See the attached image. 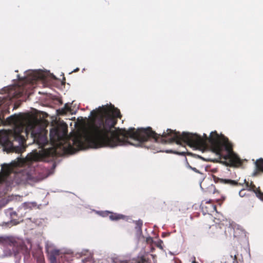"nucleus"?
<instances>
[{"instance_id": "obj_1", "label": "nucleus", "mask_w": 263, "mask_h": 263, "mask_svg": "<svg viewBox=\"0 0 263 263\" xmlns=\"http://www.w3.org/2000/svg\"><path fill=\"white\" fill-rule=\"evenodd\" d=\"M91 115L93 117V122L86 135L76 134L70 138L67 135V126L52 128L50 131L52 147L47 149V155L55 157L72 154L87 146L97 148L130 144L150 148V146L145 145V143L151 140L162 143L176 142L177 144L187 145L197 149V134L187 132L181 134L167 129L161 135L153 131L151 127L137 129L130 127L128 129L118 128L114 130L117 118H120L121 115L120 110L111 104L91 111Z\"/></svg>"}, {"instance_id": "obj_2", "label": "nucleus", "mask_w": 263, "mask_h": 263, "mask_svg": "<svg viewBox=\"0 0 263 263\" xmlns=\"http://www.w3.org/2000/svg\"><path fill=\"white\" fill-rule=\"evenodd\" d=\"M198 150L210 152L211 156L203 158L198 155V158L212 162H218L224 160L228 166L237 167L242 162L233 150V146L227 137L219 135L215 130L210 133L209 137L205 134L203 136L198 134Z\"/></svg>"}, {"instance_id": "obj_3", "label": "nucleus", "mask_w": 263, "mask_h": 263, "mask_svg": "<svg viewBox=\"0 0 263 263\" xmlns=\"http://www.w3.org/2000/svg\"><path fill=\"white\" fill-rule=\"evenodd\" d=\"M22 133L26 134L24 131L23 127H16L13 133L14 141L18 143L17 145H14V143L11 142L9 139L8 133L6 130L0 131V146H2L4 151L8 153L15 152L20 153L23 152L25 148L24 144L26 142V139L24 136L22 135Z\"/></svg>"}, {"instance_id": "obj_4", "label": "nucleus", "mask_w": 263, "mask_h": 263, "mask_svg": "<svg viewBox=\"0 0 263 263\" xmlns=\"http://www.w3.org/2000/svg\"><path fill=\"white\" fill-rule=\"evenodd\" d=\"M18 77L19 80H22L25 83L32 84L39 80L46 82L49 79L46 73L34 71L28 72L24 78H20L19 76H18Z\"/></svg>"}, {"instance_id": "obj_5", "label": "nucleus", "mask_w": 263, "mask_h": 263, "mask_svg": "<svg viewBox=\"0 0 263 263\" xmlns=\"http://www.w3.org/2000/svg\"><path fill=\"white\" fill-rule=\"evenodd\" d=\"M200 208L203 215L208 214L207 219L209 222H212L213 219L212 213L216 211V206L214 204L213 201L211 199L202 200Z\"/></svg>"}, {"instance_id": "obj_6", "label": "nucleus", "mask_w": 263, "mask_h": 263, "mask_svg": "<svg viewBox=\"0 0 263 263\" xmlns=\"http://www.w3.org/2000/svg\"><path fill=\"white\" fill-rule=\"evenodd\" d=\"M206 222H207L205 224L202 223V226L203 229L206 231L207 233L211 237L217 235L220 231V229L218 225L216 224H212L213 223V219L212 221L210 223L209 222L208 219H206Z\"/></svg>"}, {"instance_id": "obj_7", "label": "nucleus", "mask_w": 263, "mask_h": 263, "mask_svg": "<svg viewBox=\"0 0 263 263\" xmlns=\"http://www.w3.org/2000/svg\"><path fill=\"white\" fill-rule=\"evenodd\" d=\"M34 141L40 146V147H44L48 143L47 137L45 134L40 132L37 133H32Z\"/></svg>"}, {"instance_id": "obj_8", "label": "nucleus", "mask_w": 263, "mask_h": 263, "mask_svg": "<svg viewBox=\"0 0 263 263\" xmlns=\"http://www.w3.org/2000/svg\"><path fill=\"white\" fill-rule=\"evenodd\" d=\"M245 183L248 190L253 191L257 197L263 201V192L260 191L259 187H256L252 181L250 182L245 180Z\"/></svg>"}, {"instance_id": "obj_9", "label": "nucleus", "mask_w": 263, "mask_h": 263, "mask_svg": "<svg viewBox=\"0 0 263 263\" xmlns=\"http://www.w3.org/2000/svg\"><path fill=\"white\" fill-rule=\"evenodd\" d=\"M120 263H149V260L148 258L142 256L138 257L136 258L132 259L129 262L126 261H121Z\"/></svg>"}, {"instance_id": "obj_10", "label": "nucleus", "mask_w": 263, "mask_h": 263, "mask_svg": "<svg viewBox=\"0 0 263 263\" xmlns=\"http://www.w3.org/2000/svg\"><path fill=\"white\" fill-rule=\"evenodd\" d=\"M2 174L5 177H7L11 173L12 168L8 165H3L2 166Z\"/></svg>"}, {"instance_id": "obj_11", "label": "nucleus", "mask_w": 263, "mask_h": 263, "mask_svg": "<svg viewBox=\"0 0 263 263\" xmlns=\"http://www.w3.org/2000/svg\"><path fill=\"white\" fill-rule=\"evenodd\" d=\"M107 216H108L109 219L111 220H118L121 219L124 217V216L112 212H107Z\"/></svg>"}, {"instance_id": "obj_12", "label": "nucleus", "mask_w": 263, "mask_h": 263, "mask_svg": "<svg viewBox=\"0 0 263 263\" xmlns=\"http://www.w3.org/2000/svg\"><path fill=\"white\" fill-rule=\"evenodd\" d=\"M256 170L258 172H263V158H259L255 161Z\"/></svg>"}, {"instance_id": "obj_13", "label": "nucleus", "mask_w": 263, "mask_h": 263, "mask_svg": "<svg viewBox=\"0 0 263 263\" xmlns=\"http://www.w3.org/2000/svg\"><path fill=\"white\" fill-rule=\"evenodd\" d=\"M70 111V107L67 104L65 105L63 108L59 109L58 111L60 115H66L67 112Z\"/></svg>"}, {"instance_id": "obj_14", "label": "nucleus", "mask_w": 263, "mask_h": 263, "mask_svg": "<svg viewBox=\"0 0 263 263\" xmlns=\"http://www.w3.org/2000/svg\"><path fill=\"white\" fill-rule=\"evenodd\" d=\"M224 183L229 184L232 186H238L239 185H240V183H239L238 182L230 179H225L224 180Z\"/></svg>"}, {"instance_id": "obj_15", "label": "nucleus", "mask_w": 263, "mask_h": 263, "mask_svg": "<svg viewBox=\"0 0 263 263\" xmlns=\"http://www.w3.org/2000/svg\"><path fill=\"white\" fill-rule=\"evenodd\" d=\"M59 254V251L58 250H54L51 252V255L50 256V259L53 262L55 261L56 258L55 256L58 255Z\"/></svg>"}, {"instance_id": "obj_16", "label": "nucleus", "mask_w": 263, "mask_h": 263, "mask_svg": "<svg viewBox=\"0 0 263 263\" xmlns=\"http://www.w3.org/2000/svg\"><path fill=\"white\" fill-rule=\"evenodd\" d=\"M136 228L140 230H141L142 226L143 225V222L141 220H139L138 221H136Z\"/></svg>"}, {"instance_id": "obj_17", "label": "nucleus", "mask_w": 263, "mask_h": 263, "mask_svg": "<svg viewBox=\"0 0 263 263\" xmlns=\"http://www.w3.org/2000/svg\"><path fill=\"white\" fill-rule=\"evenodd\" d=\"M230 229L231 230H232V228H230ZM233 230L234 231V237H237L239 236V234L238 233H239L240 232H242L241 231H240L239 229H237L236 231L233 229Z\"/></svg>"}, {"instance_id": "obj_18", "label": "nucleus", "mask_w": 263, "mask_h": 263, "mask_svg": "<svg viewBox=\"0 0 263 263\" xmlns=\"http://www.w3.org/2000/svg\"><path fill=\"white\" fill-rule=\"evenodd\" d=\"M186 160L187 161V164L188 167L190 168H191V170H192L193 171H194V172H197V169L196 167H193L192 166H191L190 165L189 163L188 162L187 159H186Z\"/></svg>"}, {"instance_id": "obj_19", "label": "nucleus", "mask_w": 263, "mask_h": 263, "mask_svg": "<svg viewBox=\"0 0 263 263\" xmlns=\"http://www.w3.org/2000/svg\"><path fill=\"white\" fill-rule=\"evenodd\" d=\"M204 182H205V180H204L202 182H201L200 183V186L202 190H203V189H204L203 186L204 185Z\"/></svg>"}, {"instance_id": "obj_20", "label": "nucleus", "mask_w": 263, "mask_h": 263, "mask_svg": "<svg viewBox=\"0 0 263 263\" xmlns=\"http://www.w3.org/2000/svg\"><path fill=\"white\" fill-rule=\"evenodd\" d=\"M191 259H192V263H196L195 257H193V258H191Z\"/></svg>"}, {"instance_id": "obj_21", "label": "nucleus", "mask_w": 263, "mask_h": 263, "mask_svg": "<svg viewBox=\"0 0 263 263\" xmlns=\"http://www.w3.org/2000/svg\"><path fill=\"white\" fill-rule=\"evenodd\" d=\"M177 153L180 154V155H181L184 156V155H185V152H178Z\"/></svg>"}, {"instance_id": "obj_22", "label": "nucleus", "mask_w": 263, "mask_h": 263, "mask_svg": "<svg viewBox=\"0 0 263 263\" xmlns=\"http://www.w3.org/2000/svg\"><path fill=\"white\" fill-rule=\"evenodd\" d=\"M187 155H191V156H193V155L192 153H189L187 154ZM194 156L195 157V158H196V156L195 155H194Z\"/></svg>"}, {"instance_id": "obj_23", "label": "nucleus", "mask_w": 263, "mask_h": 263, "mask_svg": "<svg viewBox=\"0 0 263 263\" xmlns=\"http://www.w3.org/2000/svg\"><path fill=\"white\" fill-rule=\"evenodd\" d=\"M243 190H241V191H240L239 192V195H240V196H243V195H242V192H243Z\"/></svg>"}, {"instance_id": "obj_24", "label": "nucleus", "mask_w": 263, "mask_h": 263, "mask_svg": "<svg viewBox=\"0 0 263 263\" xmlns=\"http://www.w3.org/2000/svg\"><path fill=\"white\" fill-rule=\"evenodd\" d=\"M79 70V68H77L76 69H74L73 72H77Z\"/></svg>"}, {"instance_id": "obj_25", "label": "nucleus", "mask_w": 263, "mask_h": 263, "mask_svg": "<svg viewBox=\"0 0 263 263\" xmlns=\"http://www.w3.org/2000/svg\"><path fill=\"white\" fill-rule=\"evenodd\" d=\"M50 77L53 78L54 79H55V77L53 74L51 75Z\"/></svg>"}, {"instance_id": "obj_26", "label": "nucleus", "mask_w": 263, "mask_h": 263, "mask_svg": "<svg viewBox=\"0 0 263 263\" xmlns=\"http://www.w3.org/2000/svg\"><path fill=\"white\" fill-rule=\"evenodd\" d=\"M193 160H193V158H191V160H190V162H191V163H193Z\"/></svg>"}, {"instance_id": "obj_27", "label": "nucleus", "mask_w": 263, "mask_h": 263, "mask_svg": "<svg viewBox=\"0 0 263 263\" xmlns=\"http://www.w3.org/2000/svg\"><path fill=\"white\" fill-rule=\"evenodd\" d=\"M20 95V93L19 94H17L15 96V97L18 98L19 97Z\"/></svg>"}, {"instance_id": "obj_28", "label": "nucleus", "mask_w": 263, "mask_h": 263, "mask_svg": "<svg viewBox=\"0 0 263 263\" xmlns=\"http://www.w3.org/2000/svg\"><path fill=\"white\" fill-rule=\"evenodd\" d=\"M2 182V178L0 177V183H1Z\"/></svg>"}, {"instance_id": "obj_29", "label": "nucleus", "mask_w": 263, "mask_h": 263, "mask_svg": "<svg viewBox=\"0 0 263 263\" xmlns=\"http://www.w3.org/2000/svg\"><path fill=\"white\" fill-rule=\"evenodd\" d=\"M237 259V257H236V255H235V256H234V259Z\"/></svg>"}, {"instance_id": "obj_30", "label": "nucleus", "mask_w": 263, "mask_h": 263, "mask_svg": "<svg viewBox=\"0 0 263 263\" xmlns=\"http://www.w3.org/2000/svg\"><path fill=\"white\" fill-rule=\"evenodd\" d=\"M9 118L10 119H13V117L12 116H11Z\"/></svg>"}]
</instances>
